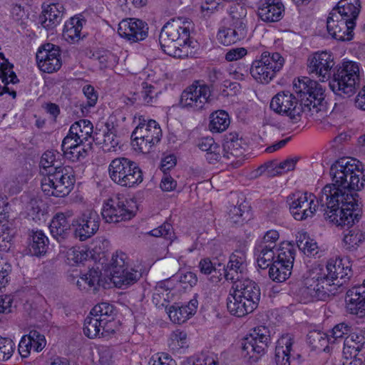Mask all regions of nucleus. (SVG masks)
Masks as SVG:
<instances>
[{
  "label": "nucleus",
  "instance_id": "nucleus-1",
  "mask_svg": "<svg viewBox=\"0 0 365 365\" xmlns=\"http://www.w3.org/2000/svg\"><path fill=\"white\" fill-rule=\"evenodd\" d=\"M354 162L344 158L331 165L330 175L333 183L323 187L317 204L314 203L315 196L312 193L298 191L289 195L287 202L294 218L301 221L312 217L320 205L324 219L337 226L349 229L358 222V215H354L358 207V195L354 191L363 187L364 182L360 181L359 171Z\"/></svg>",
  "mask_w": 365,
  "mask_h": 365
},
{
  "label": "nucleus",
  "instance_id": "nucleus-2",
  "mask_svg": "<svg viewBox=\"0 0 365 365\" xmlns=\"http://www.w3.org/2000/svg\"><path fill=\"white\" fill-rule=\"evenodd\" d=\"M191 22L181 17L168 21L161 29L159 41L162 50L170 56L183 58L190 51Z\"/></svg>",
  "mask_w": 365,
  "mask_h": 365
},
{
  "label": "nucleus",
  "instance_id": "nucleus-3",
  "mask_svg": "<svg viewBox=\"0 0 365 365\" xmlns=\"http://www.w3.org/2000/svg\"><path fill=\"white\" fill-rule=\"evenodd\" d=\"M324 276V273L317 268L309 272L299 289L298 295L302 303L327 301L337 293L335 287L331 285Z\"/></svg>",
  "mask_w": 365,
  "mask_h": 365
},
{
  "label": "nucleus",
  "instance_id": "nucleus-4",
  "mask_svg": "<svg viewBox=\"0 0 365 365\" xmlns=\"http://www.w3.org/2000/svg\"><path fill=\"white\" fill-rule=\"evenodd\" d=\"M74 172L70 166H56L41 180V190L47 196L63 197L73 188Z\"/></svg>",
  "mask_w": 365,
  "mask_h": 365
},
{
  "label": "nucleus",
  "instance_id": "nucleus-5",
  "mask_svg": "<svg viewBox=\"0 0 365 365\" xmlns=\"http://www.w3.org/2000/svg\"><path fill=\"white\" fill-rule=\"evenodd\" d=\"M359 78V64L353 61H344L334 71L329 86L336 95L349 97L355 93Z\"/></svg>",
  "mask_w": 365,
  "mask_h": 365
},
{
  "label": "nucleus",
  "instance_id": "nucleus-6",
  "mask_svg": "<svg viewBox=\"0 0 365 365\" xmlns=\"http://www.w3.org/2000/svg\"><path fill=\"white\" fill-rule=\"evenodd\" d=\"M108 175L115 184L125 187H134L143 182V172L138 165L129 158L120 157L111 160Z\"/></svg>",
  "mask_w": 365,
  "mask_h": 365
},
{
  "label": "nucleus",
  "instance_id": "nucleus-7",
  "mask_svg": "<svg viewBox=\"0 0 365 365\" xmlns=\"http://www.w3.org/2000/svg\"><path fill=\"white\" fill-rule=\"evenodd\" d=\"M269 330L263 326L255 327L241 341L242 354L250 363L257 362L270 343Z\"/></svg>",
  "mask_w": 365,
  "mask_h": 365
},
{
  "label": "nucleus",
  "instance_id": "nucleus-8",
  "mask_svg": "<svg viewBox=\"0 0 365 365\" xmlns=\"http://www.w3.org/2000/svg\"><path fill=\"white\" fill-rule=\"evenodd\" d=\"M161 137L162 130L155 120H143V122H140L132 133V145L135 150L148 153L160 142Z\"/></svg>",
  "mask_w": 365,
  "mask_h": 365
},
{
  "label": "nucleus",
  "instance_id": "nucleus-9",
  "mask_svg": "<svg viewBox=\"0 0 365 365\" xmlns=\"http://www.w3.org/2000/svg\"><path fill=\"white\" fill-rule=\"evenodd\" d=\"M293 90L307 111L317 108L324 100V89L316 81L301 77L293 81Z\"/></svg>",
  "mask_w": 365,
  "mask_h": 365
},
{
  "label": "nucleus",
  "instance_id": "nucleus-10",
  "mask_svg": "<svg viewBox=\"0 0 365 365\" xmlns=\"http://www.w3.org/2000/svg\"><path fill=\"white\" fill-rule=\"evenodd\" d=\"M284 60L279 53L263 52L261 58L255 61L250 68V74L258 82L268 83L282 69Z\"/></svg>",
  "mask_w": 365,
  "mask_h": 365
},
{
  "label": "nucleus",
  "instance_id": "nucleus-11",
  "mask_svg": "<svg viewBox=\"0 0 365 365\" xmlns=\"http://www.w3.org/2000/svg\"><path fill=\"white\" fill-rule=\"evenodd\" d=\"M270 108L277 114L288 117L293 123L299 121L302 114L307 111L297 96L289 91L276 94L270 102Z\"/></svg>",
  "mask_w": 365,
  "mask_h": 365
},
{
  "label": "nucleus",
  "instance_id": "nucleus-12",
  "mask_svg": "<svg viewBox=\"0 0 365 365\" xmlns=\"http://www.w3.org/2000/svg\"><path fill=\"white\" fill-rule=\"evenodd\" d=\"M210 95L211 90L209 86L200 81H195L182 91L180 104L187 110L198 111L208 103Z\"/></svg>",
  "mask_w": 365,
  "mask_h": 365
},
{
  "label": "nucleus",
  "instance_id": "nucleus-13",
  "mask_svg": "<svg viewBox=\"0 0 365 365\" xmlns=\"http://www.w3.org/2000/svg\"><path fill=\"white\" fill-rule=\"evenodd\" d=\"M101 219L93 209L84 210L78 217L72 220L74 235L80 241H86L98 230Z\"/></svg>",
  "mask_w": 365,
  "mask_h": 365
},
{
  "label": "nucleus",
  "instance_id": "nucleus-14",
  "mask_svg": "<svg viewBox=\"0 0 365 365\" xmlns=\"http://www.w3.org/2000/svg\"><path fill=\"white\" fill-rule=\"evenodd\" d=\"M349 262L340 257L329 259L324 267H317L324 273V277L329 281L331 285L338 289L344 285L351 276V269Z\"/></svg>",
  "mask_w": 365,
  "mask_h": 365
},
{
  "label": "nucleus",
  "instance_id": "nucleus-15",
  "mask_svg": "<svg viewBox=\"0 0 365 365\" xmlns=\"http://www.w3.org/2000/svg\"><path fill=\"white\" fill-rule=\"evenodd\" d=\"M129 204V201L123 196L110 199L102 210L103 219L108 223L130 220L135 214Z\"/></svg>",
  "mask_w": 365,
  "mask_h": 365
},
{
  "label": "nucleus",
  "instance_id": "nucleus-16",
  "mask_svg": "<svg viewBox=\"0 0 365 365\" xmlns=\"http://www.w3.org/2000/svg\"><path fill=\"white\" fill-rule=\"evenodd\" d=\"M294 339L289 334H283L277 342L274 354L276 365H299L302 362L299 354L293 349Z\"/></svg>",
  "mask_w": 365,
  "mask_h": 365
},
{
  "label": "nucleus",
  "instance_id": "nucleus-17",
  "mask_svg": "<svg viewBox=\"0 0 365 365\" xmlns=\"http://www.w3.org/2000/svg\"><path fill=\"white\" fill-rule=\"evenodd\" d=\"M334 66L333 58L327 51L317 52L307 59L309 73L315 75L322 82L330 78L331 70Z\"/></svg>",
  "mask_w": 365,
  "mask_h": 365
},
{
  "label": "nucleus",
  "instance_id": "nucleus-18",
  "mask_svg": "<svg viewBox=\"0 0 365 365\" xmlns=\"http://www.w3.org/2000/svg\"><path fill=\"white\" fill-rule=\"evenodd\" d=\"M244 143L236 133H230L225 136L223 143V158L226 163L234 168L240 167L244 162Z\"/></svg>",
  "mask_w": 365,
  "mask_h": 365
},
{
  "label": "nucleus",
  "instance_id": "nucleus-19",
  "mask_svg": "<svg viewBox=\"0 0 365 365\" xmlns=\"http://www.w3.org/2000/svg\"><path fill=\"white\" fill-rule=\"evenodd\" d=\"M36 61L40 70L44 73L57 71L62 65L58 47L47 43L39 48L36 53Z\"/></svg>",
  "mask_w": 365,
  "mask_h": 365
},
{
  "label": "nucleus",
  "instance_id": "nucleus-20",
  "mask_svg": "<svg viewBox=\"0 0 365 365\" xmlns=\"http://www.w3.org/2000/svg\"><path fill=\"white\" fill-rule=\"evenodd\" d=\"M351 26L347 20L341 17L335 11H331L327 19L328 33L338 41H345L352 39L355 26Z\"/></svg>",
  "mask_w": 365,
  "mask_h": 365
},
{
  "label": "nucleus",
  "instance_id": "nucleus-21",
  "mask_svg": "<svg viewBox=\"0 0 365 365\" xmlns=\"http://www.w3.org/2000/svg\"><path fill=\"white\" fill-rule=\"evenodd\" d=\"M232 289L237 295L255 310L259 303L261 292L259 285L250 279H245L240 282H235L232 285Z\"/></svg>",
  "mask_w": 365,
  "mask_h": 365
},
{
  "label": "nucleus",
  "instance_id": "nucleus-22",
  "mask_svg": "<svg viewBox=\"0 0 365 365\" xmlns=\"http://www.w3.org/2000/svg\"><path fill=\"white\" fill-rule=\"evenodd\" d=\"M232 289L237 295L255 310L259 303L261 292L259 285L250 279H245L240 282H235L232 285Z\"/></svg>",
  "mask_w": 365,
  "mask_h": 365
},
{
  "label": "nucleus",
  "instance_id": "nucleus-23",
  "mask_svg": "<svg viewBox=\"0 0 365 365\" xmlns=\"http://www.w3.org/2000/svg\"><path fill=\"white\" fill-rule=\"evenodd\" d=\"M148 27L145 22L140 19H130L119 24L118 32L122 37L132 42L144 40L148 36Z\"/></svg>",
  "mask_w": 365,
  "mask_h": 365
},
{
  "label": "nucleus",
  "instance_id": "nucleus-24",
  "mask_svg": "<svg viewBox=\"0 0 365 365\" xmlns=\"http://www.w3.org/2000/svg\"><path fill=\"white\" fill-rule=\"evenodd\" d=\"M74 216L72 210H66L64 212H57L52 218L49 225L51 235L58 242H61L67 239L71 234L69 220Z\"/></svg>",
  "mask_w": 365,
  "mask_h": 365
},
{
  "label": "nucleus",
  "instance_id": "nucleus-25",
  "mask_svg": "<svg viewBox=\"0 0 365 365\" xmlns=\"http://www.w3.org/2000/svg\"><path fill=\"white\" fill-rule=\"evenodd\" d=\"M247 270V256L243 250H235L230 256L227 267L224 269L225 277L233 284L241 281L240 278Z\"/></svg>",
  "mask_w": 365,
  "mask_h": 365
},
{
  "label": "nucleus",
  "instance_id": "nucleus-26",
  "mask_svg": "<svg viewBox=\"0 0 365 365\" xmlns=\"http://www.w3.org/2000/svg\"><path fill=\"white\" fill-rule=\"evenodd\" d=\"M91 315L94 316L98 319L102 320L103 324V334L104 335H110L115 332V311L113 305L107 302H101L96 304L90 312Z\"/></svg>",
  "mask_w": 365,
  "mask_h": 365
},
{
  "label": "nucleus",
  "instance_id": "nucleus-27",
  "mask_svg": "<svg viewBox=\"0 0 365 365\" xmlns=\"http://www.w3.org/2000/svg\"><path fill=\"white\" fill-rule=\"evenodd\" d=\"M346 309L349 313L363 316L365 314V286H354L346 292Z\"/></svg>",
  "mask_w": 365,
  "mask_h": 365
},
{
  "label": "nucleus",
  "instance_id": "nucleus-28",
  "mask_svg": "<svg viewBox=\"0 0 365 365\" xmlns=\"http://www.w3.org/2000/svg\"><path fill=\"white\" fill-rule=\"evenodd\" d=\"M284 6L279 0H266L257 10L259 17L264 22H277L283 16Z\"/></svg>",
  "mask_w": 365,
  "mask_h": 365
},
{
  "label": "nucleus",
  "instance_id": "nucleus-29",
  "mask_svg": "<svg viewBox=\"0 0 365 365\" xmlns=\"http://www.w3.org/2000/svg\"><path fill=\"white\" fill-rule=\"evenodd\" d=\"M365 351V329L350 334L344 341L343 354L346 358L359 356Z\"/></svg>",
  "mask_w": 365,
  "mask_h": 365
},
{
  "label": "nucleus",
  "instance_id": "nucleus-30",
  "mask_svg": "<svg viewBox=\"0 0 365 365\" xmlns=\"http://www.w3.org/2000/svg\"><path fill=\"white\" fill-rule=\"evenodd\" d=\"M360 9V0H340L331 11L347 20L351 26H356Z\"/></svg>",
  "mask_w": 365,
  "mask_h": 365
},
{
  "label": "nucleus",
  "instance_id": "nucleus-31",
  "mask_svg": "<svg viewBox=\"0 0 365 365\" xmlns=\"http://www.w3.org/2000/svg\"><path fill=\"white\" fill-rule=\"evenodd\" d=\"M63 14L64 8L61 4H51L40 16L41 24L46 29H52L61 23Z\"/></svg>",
  "mask_w": 365,
  "mask_h": 365
},
{
  "label": "nucleus",
  "instance_id": "nucleus-32",
  "mask_svg": "<svg viewBox=\"0 0 365 365\" xmlns=\"http://www.w3.org/2000/svg\"><path fill=\"white\" fill-rule=\"evenodd\" d=\"M198 307V302L195 297L190 299L187 304L181 306H172L169 309L170 319L175 323L182 324L194 315Z\"/></svg>",
  "mask_w": 365,
  "mask_h": 365
},
{
  "label": "nucleus",
  "instance_id": "nucleus-33",
  "mask_svg": "<svg viewBox=\"0 0 365 365\" xmlns=\"http://www.w3.org/2000/svg\"><path fill=\"white\" fill-rule=\"evenodd\" d=\"M255 255L258 267L266 269L276 260L275 246L259 243L255 248Z\"/></svg>",
  "mask_w": 365,
  "mask_h": 365
},
{
  "label": "nucleus",
  "instance_id": "nucleus-34",
  "mask_svg": "<svg viewBox=\"0 0 365 365\" xmlns=\"http://www.w3.org/2000/svg\"><path fill=\"white\" fill-rule=\"evenodd\" d=\"M48 239L41 230H32L29 235V250L31 255L41 256L46 252Z\"/></svg>",
  "mask_w": 365,
  "mask_h": 365
},
{
  "label": "nucleus",
  "instance_id": "nucleus-35",
  "mask_svg": "<svg viewBox=\"0 0 365 365\" xmlns=\"http://www.w3.org/2000/svg\"><path fill=\"white\" fill-rule=\"evenodd\" d=\"M120 274L111 273V281L116 287L125 289L135 284L140 277V274L133 268L120 270Z\"/></svg>",
  "mask_w": 365,
  "mask_h": 365
},
{
  "label": "nucleus",
  "instance_id": "nucleus-36",
  "mask_svg": "<svg viewBox=\"0 0 365 365\" xmlns=\"http://www.w3.org/2000/svg\"><path fill=\"white\" fill-rule=\"evenodd\" d=\"M227 307L229 312L237 317H245L252 313L254 309L249 304L242 301V299L233 291L230 293L227 299Z\"/></svg>",
  "mask_w": 365,
  "mask_h": 365
},
{
  "label": "nucleus",
  "instance_id": "nucleus-37",
  "mask_svg": "<svg viewBox=\"0 0 365 365\" xmlns=\"http://www.w3.org/2000/svg\"><path fill=\"white\" fill-rule=\"evenodd\" d=\"M168 279L158 282L153 294V302L158 307H166L173 297Z\"/></svg>",
  "mask_w": 365,
  "mask_h": 365
},
{
  "label": "nucleus",
  "instance_id": "nucleus-38",
  "mask_svg": "<svg viewBox=\"0 0 365 365\" xmlns=\"http://www.w3.org/2000/svg\"><path fill=\"white\" fill-rule=\"evenodd\" d=\"M93 127L91 121L83 119L73 123L69 131L71 135H74V138L80 140L79 142L85 144L90 138H93Z\"/></svg>",
  "mask_w": 365,
  "mask_h": 365
},
{
  "label": "nucleus",
  "instance_id": "nucleus-39",
  "mask_svg": "<svg viewBox=\"0 0 365 365\" xmlns=\"http://www.w3.org/2000/svg\"><path fill=\"white\" fill-rule=\"evenodd\" d=\"M198 147L201 150L206 152L205 158L210 163L220 160L221 148L212 138H201L198 143Z\"/></svg>",
  "mask_w": 365,
  "mask_h": 365
},
{
  "label": "nucleus",
  "instance_id": "nucleus-40",
  "mask_svg": "<svg viewBox=\"0 0 365 365\" xmlns=\"http://www.w3.org/2000/svg\"><path fill=\"white\" fill-rule=\"evenodd\" d=\"M103 332H104V331L102 320L98 319V318L89 314V315L84 320V334L90 339H95L96 337H108L110 336L104 335Z\"/></svg>",
  "mask_w": 365,
  "mask_h": 365
},
{
  "label": "nucleus",
  "instance_id": "nucleus-41",
  "mask_svg": "<svg viewBox=\"0 0 365 365\" xmlns=\"http://www.w3.org/2000/svg\"><path fill=\"white\" fill-rule=\"evenodd\" d=\"M93 140L96 144L101 146L102 149L106 152H110L119 143L117 135L107 128V131L103 133L95 132L93 136Z\"/></svg>",
  "mask_w": 365,
  "mask_h": 365
},
{
  "label": "nucleus",
  "instance_id": "nucleus-42",
  "mask_svg": "<svg viewBox=\"0 0 365 365\" xmlns=\"http://www.w3.org/2000/svg\"><path fill=\"white\" fill-rule=\"evenodd\" d=\"M276 262L287 265V267H293L295 250L289 242H282L279 247H275Z\"/></svg>",
  "mask_w": 365,
  "mask_h": 365
},
{
  "label": "nucleus",
  "instance_id": "nucleus-43",
  "mask_svg": "<svg viewBox=\"0 0 365 365\" xmlns=\"http://www.w3.org/2000/svg\"><path fill=\"white\" fill-rule=\"evenodd\" d=\"M83 21L78 17H73L67 21L63 31V38L68 41H78L83 28Z\"/></svg>",
  "mask_w": 365,
  "mask_h": 365
},
{
  "label": "nucleus",
  "instance_id": "nucleus-44",
  "mask_svg": "<svg viewBox=\"0 0 365 365\" xmlns=\"http://www.w3.org/2000/svg\"><path fill=\"white\" fill-rule=\"evenodd\" d=\"M296 239L298 248L306 255L314 256L318 253L317 242L306 232H298Z\"/></svg>",
  "mask_w": 365,
  "mask_h": 365
},
{
  "label": "nucleus",
  "instance_id": "nucleus-45",
  "mask_svg": "<svg viewBox=\"0 0 365 365\" xmlns=\"http://www.w3.org/2000/svg\"><path fill=\"white\" fill-rule=\"evenodd\" d=\"M296 239L298 248L306 255L314 256L318 253L317 242L306 232H298Z\"/></svg>",
  "mask_w": 365,
  "mask_h": 365
},
{
  "label": "nucleus",
  "instance_id": "nucleus-46",
  "mask_svg": "<svg viewBox=\"0 0 365 365\" xmlns=\"http://www.w3.org/2000/svg\"><path fill=\"white\" fill-rule=\"evenodd\" d=\"M296 239L298 248L306 255L314 256L318 253L317 242L306 232H298Z\"/></svg>",
  "mask_w": 365,
  "mask_h": 365
},
{
  "label": "nucleus",
  "instance_id": "nucleus-47",
  "mask_svg": "<svg viewBox=\"0 0 365 365\" xmlns=\"http://www.w3.org/2000/svg\"><path fill=\"white\" fill-rule=\"evenodd\" d=\"M210 118L209 127L212 132H222L230 125L229 115L224 110H219L212 113Z\"/></svg>",
  "mask_w": 365,
  "mask_h": 365
},
{
  "label": "nucleus",
  "instance_id": "nucleus-48",
  "mask_svg": "<svg viewBox=\"0 0 365 365\" xmlns=\"http://www.w3.org/2000/svg\"><path fill=\"white\" fill-rule=\"evenodd\" d=\"M249 217V210L247 205L240 204L232 206L228 212L227 222L231 225H240Z\"/></svg>",
  "mask_w": 365,
  "mask_h": 365
},
{
  "label": "nucleus",
  "instance_id": "nucleus-49",
  "mask_svg": "<svg viewBox=\"0 0 365 365\" xmlns=\"http://www.w3.org/2000/svg\"><path fill=\"white\" fill-rule=\"evenodd\" d=\"M292 269L284 264L274 261L269 267V276L274 282H282L289 277Z\"/></svg>",
  "mask_w": 365,
  "mask_h": 365
},
{
  "label": "nucleus",
  "instance_id": "nucleus-50",
  "mask_svg": "<svg viewBox=\"0 0 365 365\" xmlns=\"http://www.w3.org/2000/svg\"><path fill=\"white\" fill-rule=\"evenodd\" d=\"M0 78L6 85L9 83H16L19 81L13 71V65L8 61L2 53H0Z\"/></svg>",
  "mask_w": 365,
  "mask_h": 365
},
{
  "label": "nucleus",
  "instance_id": "nucleus-51",
  "mask_svg": "<svg viewBox=\"0 0 365 365\" xmlns=\"http://www.w3.org/2000/svg\"><path fill=\"white\" fill-rule=\"evenodd\" d=\"M101 276V272L98 267L92 268L76 281V285L80 289L91 288L99 283Z\"/></svg>",
  "mask_w": 365,
  "mask_h": 365
},
{
  "label": "nucleus",
  "instance_id": "nucleus-52",
  "mask_svg": "<svg viewBox=\"0 0 365 365\" xmlns=\"http://www.w3.org/2000/svg\"><path fill=\"white\" fill-rule=\"evenodd\" d=\"M329 336L322 331H310L307 336V341L312 349L325 350L329 344Z\"/></svg>",
  "mask_w": 365,
  "mask_h": 365
},
{
  "label": "nucleus",
  "instance_id": "nucleus-53",
  "mask_svg": "<svg viewBox=\"0 0 365 365\" xmlns=\"http://www.w3.org/2000/svg\"><path fill=\"white\" fill-rule=\"evenodd\" d=\"M91 145V142L87 143L86 145L85 144H78L68 150L63 151V155L72 162L80 161L86 158Z\"/></svg>",
  "mask_w": 365,
  "mask_h": 365
},
{
  "label": "nucleus",
  "instance_id": "nucleus-54",
  "mask_svg": "<svg viewBox=\"0 0 365 365\" xmlns=\"http://www.w3.org/2000/svg\"><path fill=\"white\" fill-rule=\"evenodd\" d=\"M128 267V257L121 252L117 251L113 255L110 262V274H120V270H124Z\"/></svg>",
  "mask_w": 365,
  "mask_h": 365
},
{
  "label": "nucleus",
  "instance_id": "nucleus-55",
  "mask_svg": "<svg viewBox=\"0 0 365 365\" xmlns=\"http://www.w3.org/2000/svg\"><path fill=\"white\" fill-rule=\"evenodd\" d=\"M297 161L298 158H287L279 164L277 162L271 161L264 163V165L261 166L259 169L263 171L268 170V175L270 173V170L269 169H272L274 167L277 168L279 170H281L283 172H288L294 169ZM262 172V171H261V173Z\"/></svg>",
  "mask_w": 365,
  "mask_h": 365
},
{
  "label": "nucleus",
  "instance_id": "nucleus-56",
  "mask_svg": "<svg viewBox=\"0 0 365 365\" xmlns=\"http://www.w3.org/2000/svg\"><path fill=\"white\" fill-rule=\"evenodd\" d=\"M362 233L356 229H351L344 235V243L346 250L355 249L364 240Z\"/></svg>",
  "mask_w": 365,
  "mask_h": 365
},
{
  "label": "nucleus",
  "instance_id": "nucleus-57",
  "mask_svg": "<svg viewBox=\"0 0 365 365\" xmlns=\"http://www.w3.org/2000/svg\"><path fill=\"white\" fill-rule=\"evenodd\" d=\"M158 93L160 92L154 86L148 83H143L141 97L145 103L153 105V103L156 102Z\"/></svg>",
  "mask_w": 365,
  "mask_h": 365
},
{
  "label": "nucleus",
  "instance_id": "nucleus-58",
  "mask_svg": "<svg viewBox=\"0 0 365 365\" xmlns=\"http://www.w3.org/2000/svg\"><path fill=\"white\" fill-rule=\"evenodd\" d=\"M217 38L220 42L225 46L235 43L241 40L231 28H223L220 29L217 34Z\"/></svg>",
  "mask_w": 365,
  "mask_h": 365
},
{
  "label": "nucleus",
  "instance_id": "nucleus-59",
  "mask_svg": "<svg viewBox=\"0 0 365 365\" xmlns=\"http://www.w3.org/2000/svg\"><path fill=\"white\" fill-rule=\"evenodd\" d=\"M14 342L9 338L0 337V361H6L14 352Z\"/></svg>",
  "mask_w": 365,
  "mask_h": 365
},
{
  "label": "nucleus",
  "instance_id": "nucleus-60",
  "mask_svg": "<svg viewBox=\"0 0 365 365\" xmlns=\"http://www.w3.org/2000/svg\"><path fill=\"white\" fill-rule=\"evenodd\" d=\"M350 327L344 324L341 323L334 326L329 336V343H336L338 340L342 339L345 335L348 334Z\"/></svg>",
  "mask_w": 365,
  "mask_h": 365
},
{
  "label": "nucleus",
  "instance_id": "nucleus-61",
  "mask_svg": "<svg viewBox=\"0 0 365 365\" xmlns=\"http://www.w3.org/2000/svg\"><path fill=\"white\" fill-rule=\"evenodd\" d=\"M246 24L247 21L244 17L232 16V29L241 40L245 38L247 35Z\"/></svg>",
  "mask_w": 365,
  "mask_h": 365
},
{
  "label": "nucleus",
  "instance_id": "nucleus-62",
  "mask_svg": "<svg viewBox=\"0 0 365 365\" xmlns=\"http://www.w3.org/2000/svg\"><path fill=\"white\" fill-rule=\"evenodd\" d=\"M150 235L154 237H163L171 240L173 235V229L170 223L165 222L156 229L151 230Z\"/></svg>",
  "mask_w": 365,
  "mask_h": 365
},
{
  "label": "nucleus",
  "instance_id": "nucleus-63",
  "mask_svg": "<svg viewBox=\"0 0 365 365\" xmlns=\"http://www.w3.org/2000/svg\"><path fill=\"white\" fill-rule=\"evenodd\" d=\"M29 336L32 342L33 349L36 352L42 351L46 344L45 336L36 330L31 331Z\"/></svg>",
  "mask_w": 365,
  "mask_h": 365
},
{
  "label": "nucleus",
  "instance_id": "nucleus-64",
  "mask_svg": "<svg viewBox=\"0 0 365 365\" xmlns=\"http://www.w3.org/2000/svg\"><path fill=\"white\" fill-rule=\"evenodd\" d=\"M150 365H177L169 354L160 353L153 355L149 361Z\"/></svg>",
  "mask_w": 365,
  "mask_h": 365
}]
</instances>
